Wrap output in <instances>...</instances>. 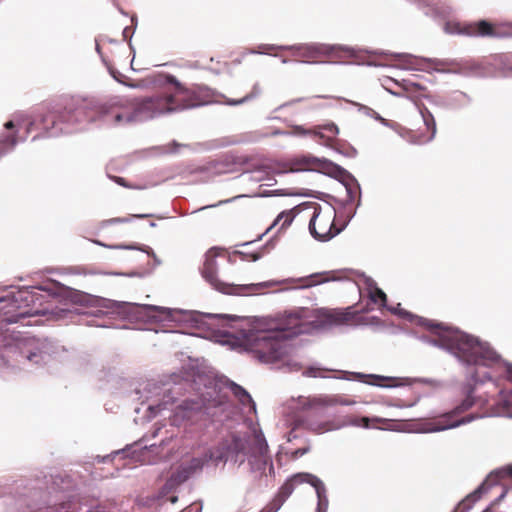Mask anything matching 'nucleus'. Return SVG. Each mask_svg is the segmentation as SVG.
<instances>
[{
	"instance_id": "12",
	"label": "nucleus",
	"mask_w": 512,
	"mask_h": 512,
	"mask_svg": "<svg viewBox=\"0 0 512 512\" xmlns=\"http://www.w3.org/2000/svg\"><path fill=\"white\" fill-rule=\"evenodd\" d=\"M331 166V163L327 160H322L312 156H302L293 159L290 162V171H318L324 172Z\"/></svg>"
},
{
	"instance_id": "4",
	"label": "nucleus",
	"mask_w": 512,
	"mask_h": 512,
	"mask_svg": "<svg viewBox=\"0 0 512 512\" xmlns=\"http://www.w3.org/2000/svg\"><path fill=\"white\" fill-rule=\"evenodd\" d=\"M431 342L446 349L466 364L487 366L497 360V354L488 346L460 331L437 326Z\"/></svg>"
},
{
	"instance_id": "30",
	"label": "nucleus",
	"mask_w": 512,
	"mask_h": 512,
	"mask_svg": "<svg viewBox=\"0 0 512 512\" xmlns=\"http://www.w3.org/2000/svg\"><path fill=\"white\" fill-rule=\"evenodd\" d=\"M17 143L16 135L15 134H7L5 136H2L0 139V144L4 147H14Z\"/></svg>"
},
{
	"instance_id": "1",
	"label": "nucleus",
	"mask_w": 512,
	"mask_h": 512,
	"mask_svg": "<svg viewBox=\"0 0 512 512\" xmlns=\"http://www.w3.org/2000/svg\"><path fill=\"white\" fill-rule=\"evenodd\" d=\"M160 92L148 97L118 99L100 107L99 117L111 125H127L156 116L200 106V96L182 85L173 75L158 74Z\"/></svg>"
},
{
	"instance_id": "41",
	"label": "nucleus",
	"mask_w": 512,
	"mask_h": 512,
	"mask_svg": "<svg viewBox=\"0 0 512 512\" xmlns=\"http://www.w3.org/2000/svg\"><path fill=\"white\" fill-rule=\"evenodd\" d=\"M3 301L6 302V301H9V299L8 298H0V302H3Z\"/></svg>"
},
{
	"instance_id": "21",
	"label": "nucleus",
	"mask_w": 512,
	"mask_h": 512,
	"mask_svg": "<svg viewBox=\"0 0 512 512\" xmlns=\"http://www.w3.org/2000/svg\"><path fill=\"white\" fill-rule=\"evenodd\" d=\"M233 394L238 398L242 405H251L252 409L255 410V403L250 394L240 385L233 383L232 385Z\"/></svg>"
},
{
	"instance_id": "14",
	"label": "nucleus",
	"mask_w": 512,
	"mask_h": 512,
	"mask_svg": "<svg viewBox=\"0 0 512 512\" xmlns=\"http://www.w3.org/2000/svg\"><path fill=\"white\" fill-rule=\"evenodd\" d=\"M397 84L403 90V93H398V96L406 97L415 103L418 108L422 107L423 104H420V100L421 97L425 95V87L406 79H403L401 82H397ZM395 94L397 95V93Z\"/></svg>"
},
{
	"instance_id": "28",
	"label": "nucleus",
	"mask_w": 512,
	"mask_h": 512,
	"mask_svg": "<svg viewBox=\"0 0 512 512\" xmlns=\"http://www.w3.org/2000/svg\"><path fill=\"white\" fill-rule=\"evenodd\" d=\"M327 280L328 279L324 278L322 274H314L305 279V284L303 285V287H312L321 284Z\"/></svg>"
},
{
	"instance_id": "43",
	"label": "nucleus",
	"mask_w": 512,
	"mask_h": 512,
	"mask_svg": "<svg viewBox=\"0 0 512 512\" xmlns=\"http://www.w3.org/2000/svg\"><path fill=\"white\" fill-rule=\"evenodd\" d=\"M215 205H210V206H206V208L210 207V208H213ZM205 209V207L203 208Z\"/></svg>"
},
{
	"instance_id": "42",
	"label": "nucleus",
	"mask_w": 512,
	"mask_h": 512,
	"mask_svg": "<svg viewBox=\"0 0 512 512\" xmlns=\"http://www.w3.org/2000/svg\"><path fill=\"white\" fill-rule=\"evenodd\" d=\"M287 61H288V60H287V59H285V58H283V59H282V62H283V63H286Z\"/></svg>"
},
{
	"instance_id": "8",
	"label": "nucleus",
	"mask_w": 512,
	"mask_h": 512,
	"mask_svg": "<svg viewBox=\"0 0 512 512\" xmlns=\"http://www.w3.org/2000/svg\"><path fill=\"white\" fill-rule=\"evenodd\" d=\"M308 483L313 486L317 492L318 497L321 499V494L325 492L323 482L313 474L310 473H297L289 478L279 489V492L274 499L273 504L275 510H278L280 506L288 499L293 493L295 487L298 484Z\"/></svg>"
},
{
	"instance_id": "15",
	"label": "nucleus",
	"mask_w": 512,
	"mask_h": 512,
	"mask_svg": "<svg viewBox=\"0 0 512 512\" xmlns=\"http://www.w3.org/2000/svg\"><path fill=\"white\" fill-rule=\"evenodd\" d=\"M203 461L200 458H193L188 464L180 466L173 474L172 478L177 483H182L189 479L191 475L203 467Z\"/></svg>"
},
{
	"instance_id": "19",
	"label": "nucleus",
	"mask_w": 512,
	"mask_h": 512,
	"mask_svg": "<svg viewBox=\"0 0 512 512\" xmlns=\"http://www.w3.org/2000/svg\"><path fill=\"white\" fill-rule=\"evenodd\" d=\"M368 297L374 303L378 304L379 307H385L387 303V295L383 290L378 288L375 283H371L368 287Z\"/></svg>"
},
{
	"instance_id": "5",
	"label": "nucleus",
	"mask_w": 512,
	"mask_h": 512,
	"mask_svg": "<svg viewBox=\"0 0 512 512\" xmlns=\"http://www.w3.org/2000/svg\"><path fill=\"white\" fill-rule=\"evenodd\" d=\"M271 327L266 331L249 333L244 342L246 350L251 352L259 361L273 363L288 354V343L284 341Z\"/></svg>"
},
{
	"instance_id": "10",
	"label": "nucleus",
	"mask_w": 512,
	"mask_h": 512,
	"mask_svg": "<svg viewBox=\"0 0 512 512\" xmlns=\"http://www.w3.org/2000/svg\"><path fill=\"white\" fill-rule=\"evenodd\" d=\"M475 404V400L471 395H468L458 406L452 411L439 417L434 423L432 431H440L457 427L461 424L469 423L476 418L474 415H468L461 419H456L460 414L470 410Z\"/></svg>"
},
{
	"instance_id": "11",
	"label": "nucleus",
	"mask_w": 512,
	"mask_h": 512,
	"mask_svg": "<svg viewBox=\"0 0 512 512\" xmlns=\"http://www.w3.org/2000/svg\"><path fill=\"white\" fill-rule=\"evenodd\" d=\"M460 32L472 37L499 38L504 36L500 25L493 24L486 20H479L473 23L465 24L460 29Z\"/></svg>"
},
{
	"instance_id": "20",
	"label": "nucleus",
	"mask_w": 512,
	"mask_h": 512,
	"mask_svg": "<svg viewBox=\"0 0 512 512\" xmlns=\"http://www.w3.org/2000/svg\"><path fill=\"white\" fill-rule=\"evenodd\" d=\"M294 218H295V213L293 210L283 211L277 216V218L274 220L273 224L267 229V231H270L273 227L277 226L280 222H281V226L279 228V231H282L291 225Z\"/></svg>"
},
{
	"instance_id": "23",
	"label": "nucleus",
	"mask_w": 512,
	"mask_h": 512,
	"mask_svg": "<svg viewBox=\"0 0 512 512\" xmlns=\"http://www.w3.org/2000/svg\"><path fill=\"white\" fill-rule=\"evenodd\" d=\"M286 50V46L274 45V44H260L256 49L252 50V53L268 54L278 56L277 51Z\"/></svg>"
},
{
	"instance_id": "3",
	"label": "nucleus",
	"mask_w": 512,
	"mask_h": 512,
	"mask_svg": "<svg viewBox=\"0 0 512 512\" xmlns=\"http://www.w3.org/2000/svg\"><path fill=\"white\" fill-rule=\"evenodd\" d=\"M267 441L260 429H253L249 434L231 433L218 444L212 456L217 461L239 462L242 464L245 457L248 459L251 471L256 477L266 475V469L273 471V463L269 456Z\"/></svg>"
},
{
	"instance_id": "37",
	"label": "nucleus",
	"mask_w": 512,
	"mask_h": 512,
	"mask_svg": "<svg viewBox=\"0 0 512 512\" xmlns=\"http://www.w3.org/2000/svg\"><path fill=\"white\" fill-rule=\"evenodd\" d=\"M238 197H239V196H237V198H238ZM234 199H236V197L231 198V199H227V200H222V201H220L217 205L224 204V203H229V202H231V201H232V200H234Z\"/></svg>"
},
{
	"instance_id": "17",
	"label": "nucleus",
	"mask_w": 512,
	"mask_h": 512,
	"mask_svg": "<svg viewBox=\"0 0 512 512\" xmlns=\"http://www.w3.org/2000/svg\"><path fill=\"white\" fill-rule=\"evenodd\" d=\"M419 112L423 118L424 124L427 127V130L430 131V135L426 138V142L431 141L436 134V122L432 113L428 110L427 107L422 105L419 107Z\"/></svg>"
},
{
	"instance_id": "31",
	"label": "nucleus",
	"mask_w": 512,
	"mask_h": 512,
	"mask_svg": "<svg viewBox=\"0 0 512 512\" xmlns=\"http://www.w3.org/2000/svg\"><path fill=\"white\" fill-rule=\"evenodd\" d=\"M151 215L150 214H135V215H131L130 217H126V218H112L110 220H107L106 222L107 223H125V222H128L131 218H148L150 217Z\"/></svg>"
},
{
	"instance_id": "40",
	"label": "nucleus",
	"mask_w": 512,
	"mask_h": 512,
	"mask_svg": "<svg viewBox=\"0 0 512 512\" xmlns=\"http://www.w3.org/2000/svg\"><path fill=\"white\" fill-rule=\"evenodd\" d=\"M34 357H37V354H36V353H31V354L28 356V359H29L30 361H32Z\"/></svg>"
},
{
	"instance_id": "26",
	"label": "nucleus",
	"mask_w": 512,
	"mask_h": 512,
	"mask_svg": "<svg viewBox=\"0 0 512 512\" xmlns=\"http://www.w3.org/2000/svg\"><path fill=\"white\" fill-rule=\"evenodd\" d=\"M259 94H260V88H259L258 84H256V85H254L252 91L250 93H248L247 95H245L243 98H241L239 100H228L227 103L230 105H239V104H242L246 101H249V100L257 97Z\"/></svg>"
},
{
	"instance_id": "34",
	"label": "nucleus",
	"mask_w": 512,
	"mask_h": 512,
	"mask_svg": "<svg viewBox=\"0 0 512 512\" xmlns=\"http://www.w3.org/2000/svg\"><path fill=\"white\" fill-rule=\"evenodd\" d=\"M306 452H307V449H305V448H300V449H297V450L294 452V456H295V457L303 456Z\"/></svg>"
},
{
	"instance_id": "18",
	"label": "nucleus",
	"mask_w": 512,
	"mask_h": 512,
	"mask_svg": "<svg viewBox=\"0 0 512 512\" xmlns=\"http://www.w3.org/2000/svg\"><path fill=\"white\" fill-rule=\"evenodd\" d=\"M353 376L355 379H357L359 381H362L369 385H375V386H388V384H386V382L391 380L388 377L374 375V374L365 375L362 373H353Z\"/></svg>"
},
{
	"instance_id": "29",
	"label": "nucleus",
	"mask_w": 512,
	"mask_h": 512,
	"mask_svg": "<svg viewBox=\"0 0 512 512\" xmlns=\"http://www.w3.org/2000/svg\"><path fill=\"white\" fill-rule=\"evenodd\" d=\"M306 426L308 429H310L314 432H317V433H321V432L330 430V426L328 423L317 424V423L310 422L309 420H306Z\"/></svg>"
},
{
	"instance_id": "25",
	"label": "nucleus",
	"mask_w": 512,
	"mask_h": 512,
	"mask_svg": "<svg viewBox=\"0 0 512 512\" xmlns=\"http://www.w3.org/2000/svg\"><path fill=\"white\" fill-rule=\"evenodd\" d=\"M495 476L506 484H512V464L497 470Z\"/></svg>"
},
{
	"instance_id": "16",
	"label": "nucleus",
	"mask_w": 512,
	"mask_h": 512,
	"mask_svg": "<svg viewBox=\"0 0 512 512\" xmlns=\"http://www.w3.org/2000/svg\"><path fill=\"white\" fill-rule=\"evenodd\" d=\"M178 414L184 419L193 420L203 414V404L201 401L186 400L178 407Z\"/></svg>"
},
{
	"instance_id": "32",
	"label": "nucleus",
	"mask_w": 512,
	"mask_h": 512,
	"mask_svg": "<svg viewBox=\"0 0 512 512\" xmlns=\"http://www.w3.org/2000/svg\"><path fill=\"white\" fill-rule=\"evenodd\" d=\"M325 129L328 130L330 133L337 134L338 133V127L335 124H329L325 126Z\"/></svg>"
},
{
	"instance_id": "35",
	"label": "nucleus",
	"mask_w": 512,
	"mask_h": 512,
	"mask_svg": "<svg viewBox=\"0 0 512 512\" xmlns=\"http://www.w3.org/2000/svg\"><path fill=\"white\" fill-rule=\"evenodd\" d=\"M74 113H75V116H76V120L78 121V116L83 114V108L79 107V108L75 109Z\"/></svg>"
},
{
	"instance_id": "7",
	"label": "nucleus",
	"mask_w": 512,
	"mask_h": 512,
	"mask_svg": "<svg viewBox=\"0 0 512 512\" xmlns=\"http://www.w3.org/2000/svg\"><path fill=\"white\" fill-rule=\"evenodd\" d=\"M290 52L291 60L304 63L320 62L330 56L334 47L321 43H305L286 46Z\"/></svg>"
},
{
	"instance_id": "36",
	"label": "nucleus",
	"mask_w": 512,
	"mask_h": 512,
	"mask_svg": "<svg viewBox=\"0 0 512 512\" xmlns=\"http://www.w3.org/2000/svg\"><path fill=\"white\" fill-rule=\"evenodd\" d=\"M4 126H5L6 129L10 130V129L14 128V123H13V121H8V122L5 123Z\"/></svg>"
},
{
	"instance_id": "22",
	"label": "nucleus",
	"mask_w": 512,
	"mask_h": 512,
	"mask_svg": "<svg viewBox=\"0 0 512 512\" xmlns=\"http://www.w3.org/2000/svg\"><path fill=\"white\" fill-rule=\"evenodd\" d=\"M389 420L381 417H356L353 419L352 424L355 426H361L363 428H370L371 423L374 424H386Z\"/></svg>"
},
{
	"instance_id": "27",
	"label": "nucleus",
	"mask_w": 512,
	"mask_h": 512,
	"mask_svg": "<svg viewBox=\"0 0 512 512\" xmlns=\"http://www.w3.org/2000/svg\"><path fill=\"white\" fill-rule=\"evenodd\" d=\"M325 403L322 399H313L306 408L309 414H322Z\"/></svg>"
},
{
	"instance_id": "38",
	"label": "nucleus",
	"mask_w": 512,
	"mask_h": 512,
	"mask_svg": "<svg viewBox=\"0 0 512 512\" xmlns=\"http://www.w3.org/2000/svg\"><path fill=\"white\" fill-rule=\"evenodd\" d=\"M508 378L512 381V366H510L507 370Z\"/></svg>"
},
{
	"instance_id": "24",
	"label": "nucleus",
	"mask_w": 512,
	"mask_h": 512,
	"mask_svg": "<svg viewBox=\"0 0 512 512\" xmlns=\"http://www.w3.org/2000/svg\"><path fill=\"white\" fill-rule=\"evenodd\" d=\"M479 498V492L475 491L474 493L467 496L464 500H462L454 509L453 512H468L471 508V504L474 503Z\"/></svg>"
},
{
	"instance_id": "6",
	"label": "nucleus",
	"mask_w": 512,
	"mask_h": 512,
	"mask_svg": "<svg viewBox=\"0 0 512 512\" xmlns=\"http://www.w3.org/2000/svg\"><path fill=\"white\" fill-rule=\"evenodd\" d=\"M335 216L336 213L332 208L323 210L320 206L316 207L309 222L312 236L321 241L336 236L340 230L334 224Z\"/></svg>"
},
{
	"instance_id": "9",
	"label": "nucleus",
	"mask_w": 512,
	"mask_h": 512,
	"mask_svg": "<svg viewBox=\"0 0 512 512\" xmlns=\"http://www.w3.org/2000/svg\"><path fill=\"white\" fill-rule=\"evenodd\" d=\"M220 254V249L213 247L205 254V261L201 269L203 278L217 291L224 294H232L236 287L233 284L221 281L217 276L216 258Z\"/></svg>"
},
{
	"instance_id": "2",
	"label": "nucleus",
	"mask_w": 512,
	"mask_h": 512,
	"mask_svg": "<svg viewBox=\"0 0 512 512\" xmlns=\"http://www.w3.org/2000/svg\"><path fill=\"white\" fill-rule=\"evenodd\" d=\"M351 309V307L345 309L298 307L277 314L272 319L271 328L288 343V340L301 334L350 323L354 318Z\"/></svg>"
},
{
	"instance_id": "33",
	"label": "nucleus",
	"mask_w": 512,
	"mask_h": 512,
	"mask_svg": "<svg viewBox=\"0 0 512 512\" xmlns=\"http://www.w3.org/2000/svg\"><path fill=\"white\" fill-rule=\"evenodd\" d=\"M7 359H6V356L2 353H0V370L5 368L7 366Z\"/></svg>"
},
{
	"instance_id": "39",
	"label": "nucleus",
	"mask_w": 512,
	"mask_h": 512,
	"mask_svg": "<svg viewBox=\"0 0 512 512\" xmlns=\"http://www.w3.org/2000/svg\"><path fill=\"white\" fill-rule=\"evenodd\" d=\"M251 259H252V261H256V260L259 259V255L258 254H252L251 255Z\"/></svg>"
},
{
	"instance_id": "13",
	"label": "nucleus",
	"mask_w": 512,
	"mask_h": 512,
	"mask_svg": "<svg viewBox=\"0 0 512 512\" xmlns=\"http://www.w3.org/2000/svg\"><path fill=\"white\" fill-rule=\"evenodd\" d=\"M487 414L494 416L512 417V391L501 392L497 400L493 403L487 401Z\"/></svg>"
}]
</instances>
